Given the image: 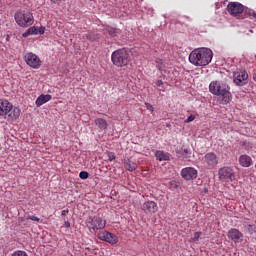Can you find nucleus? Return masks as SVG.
<instances>
[{
    "mask_svg": "<svg viewBox=\"0 0 256 256\" xmlns=\"http://www.w3.org/2000/svg\"><path fill=\"white\" fill-rule=\"evenodd\" d=\"M249 79V74H247V71L240 70L234 73V80L233 82L238 87H243V85H247Z\"/></svg>",
    "mask_w": 256,
    "mask_h": 256,
    "instance_id": "11",
    "label": "nucleus"
},
{
    "mask_svg": "<svg viewBox=\"0 0 256 256\" xmlns=\"http://www.w3.org/2000/svg\"><path fill=\"white\" fill-rule=\"evenodd\" d=\"M86 39H88V41H95V39H97V36L93 35V33H88L86 34Z\"/></svg>",
    "mask_w": 256,
    "mask_h": 256,
    "instance_id": "28",
    "label": "nucleus"
},
{
    "mask_svg": "<svg viewBox=\"0 0 256 256\" xmlns=\"http://www.w3.org/2000/svg\"><path fill=\"white\" fill-rule=\"evenodd\" d=\"M244 229L250 234L256 233V226L255 224H244Z\"/></svg>",
    "mask_w": 256,
    "mask_h": 256,
    "instance_id": "21",
    "label": "nucleus"
},
{
    "mask_svg": "<svg viewBox=\"0 0 256 256\" xmlns=\"http://www.w3.org/2000/svg\"><path fill=\"white\" fill-rule=\"evenodd\" d=\"M202 164L206 169H215L219 164V157L215 152H208L203 156Z\"/></svg>",
    "mask_w": 256,
    "mask_h": 256,
    "instance_id": "7",
    "label": "nucleus"
},
{
    "mask_svg": "<svg viewBox=\"0 0 256 256\" xmlns=\"http://www.w3.org/2000/svg\"><path fill=\"white\" fill-rule=\"evenodd\" d=\"M86 225L90 233H96L97 231H101V229H105V225H107V222L99 216H94L88 218Z\"/></svg>",
    "mask_w": 256,
    "mask_h": 256,
    "instance_id": "6",
    "label": "nucleus"
},
{
    "mask_svg": "<svg viewBox=\"0 0 256 256\" xmlns=\"http://www.w3.org/2000/svg\"><path fill=\"white\" fill-rule=\"evenodd\" d=\"M94 123L100 131H105V129H107V127H109V124L107 123V120H105L103 118H96L94 120Z\"/></svg>",
    "mask_w": 256,
    "mask_h": 256,
    "instance_id": "18",
    "label": "nucleus"
},
{
    "mask_svg": "<svg viewBox=\"0 0 256 256\" xmlns=\"http://www.w3.org/2000/svg\"><path fill=\"white\" fill-rule=\"evenodd\" d=\"M133 60V51L129 48H120L111 55V61L116 67H127Z\"/></svg>",
    "mask_w": 256,
    "mask_h": 256,
    "instance_id": "3",
    "label": "nucleus"
},
{
    "mask_svg": "<svg viewBox=\"0 0 256 256\" xmlns=\"http://www.w3.org/2000/svg\"><path fill=\"white\" fill-rule=\"evenodd\" d=\"M97 237L100 241H105L106 243H110V245H116V243H119L117 235L106 230L99 232Z\"/></svg>",
    "mask_w": 256,
    "mask_h": 256,
    "instance_id": "10",
    "label": "nucleus"
},
{
    "mask_svg": "<svg viewBox=\"0 0 256 256\" xmlns=\"http://www.w3.org/2000/svg\"><path fill=\"white\" fill-rule=\"evenodd\" d=\"M64 227H66V229H69V227H71V223H69V221H65Z\"/></svg>",
    "mask_w": 256,
    "mask_h": 256,
    "instance_id": "34",
    "label": "nucleus"
},
{
    "mask_svg": "<svg viewBox=\"0 0 256 256\" xmlns=\"http://www.w3.org/2000/svg\"><path fill=\"white\" fill-rule=\"evenodd\" d=\"M39 33H40V35H43V33H45V28H40Z\"/></svg>",
    "mask_w": 256,
    "mask_h": 256,
    "instance_id": "38",
    "label": "nucleus"
},
{
    "mask_svg": "<svg viewBox=\"0 0 256 256\" xmlns=\"http://www.w3.org/2000/svg\"><path fill=\"white\" fill-rule=\"evenodd\" d=\"M21 109L13 107L8 100H0V117H8V119H19Z\"/></svg>",
    "mask_w": 256,
    "mask_h": 256,
    "instance_id": "4",
    "label": "nucleus"
},
{
    "mask_svg": "<svg viewBox=\"0 0 256 256\" xmlns=\"http://www.w3.org/2000/svg\"><path fill=\"white\" fill-rule=\"evenodd\" d=\"M11 256H29V255L25 251L18 250V251H15Z\"/></svg>",
    "mask_w": 256,
    "mask_h": 256,
    "instance_id": "23",
    "label": "nucleus"
},
{
    "mask_svg": "<svg viewBox=\"0 0 256 256\" xmlns=\"http://www.w3.org/2000/svg\"><path fill=\"white\" fill-rule=\"evenodd\" d=\"M202 233L201 232H195L194 236L191 238V241H199V237H201Z\"/></svg>",
    "mask_w": 256,
    "mask_h": 256,
    "instance_id": "26",
    "label": "nucleus"
},
{
    "mask_svg": "<svg viewBox=\"0 0 256 256\" xmlns=\"http://www.w3.org/2000/svg\"><path fill=\"white\" fill-rule=\"evenodd\" d=\"M117 30H115V29H110L109 30V34L113 37V35H115V34H113V33H115Z\"/></svg>",
    "mask_w": 256,
    "mask_h": 256,
    "instance_id": "36",
    "label": "nucleus"
},
{
    "mask_svg": "<svg viewBox=\"0 0 256 256\" xmlns=\"http://www.w3.org/2000/svg\"><path fill=\"white\" fill-rule=\"evenodd\" d=\"M253 17H254V19L256 20V14H254V16H253Z\"/></svg>",
    "mask_w": 256,
    "mask_h": 256,
    "instance_id": "39",
    "label": "nucleus"
},
{
    "mask_svg": "<svg viewBox=\"0 0 256 256\" xmlns=\"http://www.w3.org/2000/svg\"><path fill=\"white\" fill-rule=\"evenodd\" d=\"M28 30L30 31V35H37L39 33V30L35 26L28 28Z\"/></svg>",
    "mask_w": 256,
    "mask_h": 256,
    "instance_id": "25",
    "label": "nucleus"
},
{
    "mask_svg": "<svg viewBox=\"0 0 256 256\" xmlns=\"http://www.w3.org/2000/svg\"><path fill=\"white\" fill-rule=\"evenodd\" d=\"M14 19L19 27H31L35 23L33 13L29 10H19L14 14Z\"/></svg>",
    "mask_w": 256,
    "mask_h": 256,
    "instance_id": "5",
    "label": "nucleus"
},
{
    "mask_svg": "<svg viewBox=\"0 0 256 256\" xmlns=\"http://www.w3.org/2000/svg\"><path fill=\"white\" fill-rule=\"evenodd\" d=\"M228 239H231L234 243H243V233L237 228H231L228 231Z\"/></svg>",
    "mask_w": 256,
    "mask_h": 256,
    "instance_id": "15",
    "label": "nucleus"
},
{
    "mask_svg": "<svg viewBox=\"0 0 256 256\" xmlns=\"http://www.w3.org/2000/svg\"><path fill=\"white\" fill-rule=\"evenodd\" d=\"M198 175L199 172L194 167H186L181 170V177L185 181H193Z\"/></svg>",
    "mask_w": 256,
    "mask_h": 256,
    "instance_id": "12",
    "label": "nucleus"
},
{
    "mask_svg": "<svg viewBox=\"0 0 256 256\" xmlns=\"http://www.w3.org/2000/svg\"><path fill=\"white\" fill-rule=\"evenodd\" d=\"M29 35H31V32L28 29L26 32L22 34V37H29Z\"/></svg>",
    "mask_w": 256,
    "mask_h": 256,
    "instance_id": "32",
    "label": "nucleus"
},
{
    "mask_svg": "<svg viewBox=\"0 0 256 256\" xmlns=\"http://www.w3.org/2000/svg\"><path fill=\"white\" fill-rule=\"evenodd\" d=\"M213 60V51L209 48H198L189 55V61L196 67H205Z\"/></svg>",
    "mask_w": 256,
    "mask_h": 256,
    "instance_id": "2",
    "label": "nucleus"
},
{
    "mask_svg": "<svg viewBox=\"0 0 256 256\" xmlns=\"http://www.w3.org/2000/svg\"><path fill=\"white\" fill-rule=\"evenodd\" d=\"M67 213H69V210H63L61 213L62 217H65V215H67Z\"/></svg>",
    "mask_w": 256,
    "mask_h": 256,
    "instance_id": "37",
    "label": "nucleus"
},
{
    "mask_svg": "<svg viewBox=\"0 0 256 256\" xmlns=\"http://www.w3.org/2000/svg\"><path fill=\"white\" fill-rule=\"evenodd\" d=\"M227 11L232 15V17H239L243 13V4L239 2H230L227 5Z\"/></svg>",
    "mask_w": 256,
    "mask_h": 256,
    "instance_id": "13",
    "label": "nucleus"
},
{
    "mask_svg": "<svg viewBox=\"0 0 256 256\" xmlns=\"http://www.w3.org/2000/svg\"><path fill=\"white\" fill-rule=\"evenodd\" d=\"M27 219H30V221H36V223L41 221V219H39L37 216H28Z\"/></svg>",
    "mask_w": 256,
    "mask_h": 256,
    "instance_id": "31",
    "label": "nucleus"
},
{
    "mask_svg": "<svg viewBox=\"0 0 256 256\" xmlns=\"http://www.w3.org/2000/svg\"><path fill=\"white\" fill-rule=\"evenodd\" d=\"M218 175L220 181H223V183H231L232 181H235V171H233V168L229 166L220 168Z\"/></svg>",
    "mask_w": 256,
    "mask_h": 256,
    "instance_id": "8",
    "label": "nucleus"
},
{
    "mask_svg": "<svg viewBox=\"0 0 256 256\" xmlns=\"http://www.w3.org/2000/svg\"><path fill=\"white\" fill-rule=\"evenodd\" d=\"M63 0H51L52 3H55L56 5H59Z\"/></svg>",
    "mask_w": 256,
    "mask_h": 256,
    "instance_id": "35",
    "label": "nucleus"
},
{
    "mask_svg": "<svg viewBox=\"0 0 256 256\" xmlns=\"http://www.w3.org/2000/svg\"><path fill=\"white\" fill-rule=\"evenodd\" d=\"M192 121H195V115H190L185 121L184 123H191Z\"/></svg>",
    "mask_w": 256,
    "mask_h": 256,
    "instance_id": "30",
    "label": "nucleus"
},
{
    "mask_svg": "<svg viewBox=\"0 0 256 256\" xmlns=\"http://www.w3.org/2000/svg\"><path fill=\"white\" fill-rule=\"evenodd\" d=\"M115 153L113 152H108V161H115Z\"/></svg>",
    "mask_w": 256,
    "mask_h": 256,
    "instance_id": "29",
    "label": "nucleus"
},
{
    "mask_svg": "<svg viewBox=\"0 0 256 256\" xmlns=\"http://www.w3.org/2000/svg\"><path fill=\"white\" fill-rule=\"evenodd\" d=\"M24 61L26 65L32 67V69H39L41 67V58L33 52H28L24 55Z\"/></svg>",
    "mask_w": 256,
    "mask_h": 256,
    "instance_id": "9",
    "label": "nucleus"
},
{
    "mask_svg": "<svg viewBox=\"0 0 256 256\" xmlns=\"http://www.w3.org/2000/svg\"><path fill=\"white\" fill-rule=\"evenodd\" d=\"M231 88L229 85L220 82V81H212L209 85V91L212 95H217L218 101L221 105H227L231 103L233 99V95L231 94Z\"/></svg>",
    "mask_w": 256,
    "mask_h": 256,
    "instance_id": "1",
    "label": "nucleus"
},
{
    "mask_svg": "<svg viewBox=\"0 0 256 256\" xmlns=\"http://www.w3.org/2000/svg\"><path fill=\"white\" fill-rule=\"evenodd\" d=\"M145 107L148 111H150V113H153L155 111V109L153 108V105L149 102L145 103Z\"/></svg>",
    "mask_w": 256,
    "mask_h": 256,
    "instance_id": "27",
    "label": "nucleus"
},
{
    "mask_svg": "<svg viewBox=\"0 0 256 256\" xmlns=\"http://www.w3.org/2000/svg\"><path fill=\"white\" fill-rule=\"evenodd\" d=\"M79 177H80V179H89V172H87V171H81V172L79 173Z\"/></svg>",
    "mask_w": 256,
    "mask_h": 256,
    "instance_id": "24",
    "label": "nucleus"
},
{
    "mask_svg": "<svg viewBox=\"0 0 256 256\" xmlns=\"http://www.w3.org/2000/svg\"><path fill=\"white\" fill-rule=\"evenodd\" d=\"M124 167L127 171H135L137 169V163L131 159L124 160Z\"/></svg>",
    "mask_w": 256,
    "mask_h": 256,
    "instance_id": "19",
    "label": "nucleus"
},
{
    "mask_svg": "<svg viewBox=\"0 0 256 256\" xmlns=\"http://www.w3.org/2000/svg\"><path fill=\"white\" fill-rule=\"evenodd\" d=\"M162 85H163V80H157L156 86L157 87H162Z\"/></svg>",
    "mask_w": 256,
    "mask_h": 256,
    "instance_id": "33",
    "label": "nucleus"
},
{
    "mask_svg": "<svg viewBox=\"0 0 256 256\" xmlns=\"http://www.w3.org/2000/svg\"><path fill=\"white\" fill-rule=\"evenodd\" d=\"M156 67L160 71H163V69H165V62L163 60H161V59H157L156 60Z\"/></svg>",
    "mask_w": 256,
    "mask_h": 256,
    "instance_id": "22",
    "label": "nucleus"
},
{
    "mask_svg": "<svg viewBox=\"0 0 256 256\" xmlns=\"http://www.w3.org/2000/svg\"><path fill=\"white\" fill-rule=\"evenodd\" d=\"M239 163L242 167H251L253 165V159L251 156L244 154L239 157Z\"/></svg>",
    "mask_w": 256,
    "mask_h": 256,
    "instance_id": "16",
    "label": "nucleus"
},
{
    "mask_svg": "<svg viewBox=\"0 0 256 256\" xmlns=\"http://www.w3.org/2000/svg\"><path fill=\"white\" fill-rule=\"evenodd\" d=\"M156 158L158 159V161H169V154L163 151H157Z\"/></svg>",
    "mask_w": 256,
    "mask_h": 256,
    "instance_id": "20",
    "label": "nucleus"
},
{
    "mask_svg": "<svg viewBox=\"0 0 256 256\" xmlns=\"http://www.w3.org/2000/svg\"><path fill=\"white\" fill-rule=\"evenodd\" d=\"M52 96L50 94H42L36 99V107H41V105H45V103L51 101Z\"/></svg>",
    "mask_w": 256,
    "mask_h": 256,
    "instance_id": "17",
    "label": "nucleus"
},
{
    "mask_svg": "<svg viewBox=\"0 0 256 256\" xmlns=\"http://www.w3.org/2000/svg\"><path fill=\"white\" fill-rule=\"evenodd\" d=\"M142 211L147 215H153V213H157V211H159V207L155 201H147L142 204Z\"/></svg>",
    "mask_w": 256,
    "mask_h": 256,
    "instance_id": "14",
    "label": "nucleus"
}]
</instances>
